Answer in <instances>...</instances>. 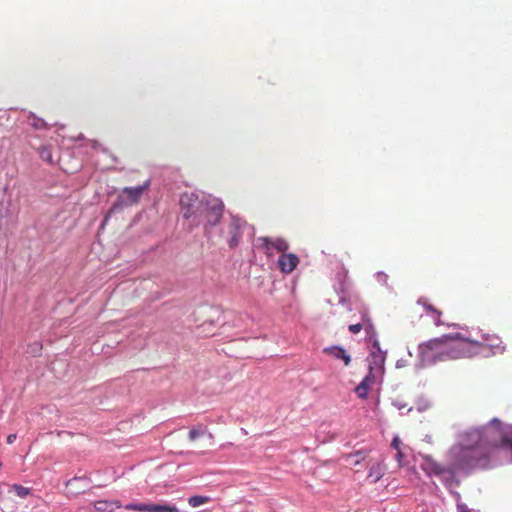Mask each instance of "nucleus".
<instances>
[{"label":"nucleus","mask_w":512,"mask_h":512,"mask_svg":"<svg viewBox=\"0 0 512 512\" xmlns=\"http://www.w3.org/2000/svg\"><path fill=\"white\" fill-rule=\"evenodd\" d=\"M258 240L261 242V246L265 249L266 254L269 256L271 255V250L273 249L283 254L289 248L288 242L281 237H260Z\"/></svg>","instance_id":"5"},{"label":"nucleus","mask_w":512,"mask_h":512,"mask_svg":"<svg viewBox=\"0 0 512 512\" xmlns=\"http://www.w3.org/2000/svg\"><path fill=\"white\" fill-rule=\"evenodd\" d=\"M403 458H404L403 452L401 451V449H398V451L396 453V461L398 462L400 467L403 465Z\"/></svg>","instance_id":"28"},{"label":"nucleus","mask_w":512,"mask_h":512,"mask_svg":"<svg viewBox=\"0 0 512 512\" xmlns=\"http://www.w3.org/2000/svg\"><path fill=\"white\" fill-rule=\"evenodd\" d=\"M362 324L361 323H357V324H352L348 327L349 331L353 334H357L359 333L361 330H362Z\"/></svg>","instance_id":"26"},{"label":"nucleus","mask_w":512,"mask_h":512,"mask_svg":"<svg viewBox=\"0 0 512 512\" xmlns=\"http://www.w3.org/2000/svg\"><path fill=\"white\" fill-rule=\"evenodd\" d=\"M121 504L116 502H109L106 500H99L94 502V508L98 512H114L115 508H120Z\"/></svg>","instance_id":"14"},{"label":"nucleus","mask_w":512,"mask_h":512,"mask_svg":"<svg viewBox=\"0 0 512 512\" xmlns=\"http://www.w3.org/2000/svg\"><path fill=\"white\" fill-rule=\"evenodd\" d=\"M385 472L386 465L383 460H380L370 466L367 478L371 483H376L384 476Z\"/></svg>","instance_id":"11"},{"label":"nucleus","mask_w":512,"mask_h":512,"mask_svg":"<svg viewBox=\"0 0 512 512\" xmlns=\"http://www.w3.org/2000/svg\"><path fill=\"white\" fill-rule=\"evenodd\" d=\"M16 438H17L16 434H9V435L7 436V443H8V444H12V443H14V441L16 440Z\"/></svg>","instance_id":"29"},{"label":"nucleus","mask_w":512,"mask_h":512,"mask_svg":"<svg viewBox=\"0 0 512 512\" xmlns=\"http://www.w3.org/2000/svg\"><path fill=\"white\" fill-rule=\"evenodd\" d=\"M377 373H379L377 369H375L374 366H370L368 374L364 377L362 381L367 383L370 387H372L376 381Z\"/></svg>","instance_id":"22"},{"label":"nucleus","mask_w":512,"mask_h":512,"mask_svg":"<svg viewBox=\"0 0 512 512\" xmlns=\"http://www.w3.org/2000/svg\"><path fill=\"white\" fill-rule=\"evenodd\" d=\"M151 504L144 503H131L125 506L126 510L138 511V512H149Z\"/></svg>","instance_id":"20"},{"label":"nucleus","mask_w":512,"mask_h":512,"mask_svg":"<svg viewBox=\"0 0 512 512\" xmlns=\"http://www.w3.org/2000/svg\"><path fill=\"white\" fill-rule=\"evenodd\" d=\"M9 491H13L18 497L26 498L31 494V489L24 487L20 484H12L9 487Z\"/></svg>","instance_id":"16"},{"label":"nucleus","mask_w":512,"mask_h":512,"mask_svg":"<svg viewBox=\"0 0 512 512\" xmlns=\"http://www.w3.org/2000/svg\"><path fill=\"white\" fill-rule=\"evenodd\" d=\"M299 264V258L293 253H283L278 259V267L282 273H292Z\"/></svg>","instance_id":"8"},{"label":"nucleus","mask_w":512,"mask_h":512,"mask_svg":"<svg viewBox=\"0 0 512 512\" xmlns=\"http://www.w3.org/2000/svg\"><path fill=\"white\" fill-rule=\"evenodd\" d=\"M205 205V199H200L195 193H184L180 197L181 213L185 219H193V224L198 225L200 217Z\"/></svg>","instance_id":"3"},{"label":"nucleus","mask_w":512,"mask_h":512,"mask_svg":"<svg viewBox=\"0 0 512 512\" xmlns=\"http://www.w3.org/2000/svg\"><path fill=\"white\" fill-rule=\"evenodd\" d=\"M231 227H232L235 231L238 229V226H237V224H235V223H232Z\"/></svg>","instance_id":"31"},{"label":"nucleus","mask_w":512,"mask_h":512,"mask_svg":"<svg viewBox=\"0 0 512 512\" xmlns=\"http://www.w3.org/2000/svg\"><path fill=\"white\" fill-rule=\"evenodd\" d=\"M476 342L480 344L477 355L483 353L485 348H490L493 354L503 353L505 350L502 340L496 335H483L482 340Z\"/></svg>","instance_id":"6"},{"label":"nucleus","mask_w":512,"mask_h":512,"mask_svg":"<svg viewBox=\"0 0 512 512\" xmlns=\"http://www.w3.org/2000/svg\"><path fill=\"white\" fill-rule=\"evenodd\" d=\"M480 344L476 340L463 337L460 333L443 335L419 345L423 361H437L471 358L477 355Z\"/></svg>","instance_id":"1"},{"label":"nucleus","mask_w":512,"mask_h":512,"mask_svg":"<svg viewBox=\"0 0 512 512\" xmlns=\"http://www.w3.org/2000/svg\"><path fill=\"white\" fill-rule=\"evenodd\" d=\"M42 344L40 342H34L28 346V352L33 356H37L41 353Z\"/></svg>","instance_id":"24"},{"label":"nucleus","mask_w":512,"mask_h":512,"mask_svg":"<svg viewBox=\"0 0 512 512\" xmlns=\"http://www.w3.org/2000/svg\"><path fill=\"white\" fill-rule=\"evenodd\" d=\"M417 304L421 305L426 311V313L431 316L436 326L442 324V312L439 309H437L433 304H431L427 298H420L417 301Z\"/></svg>","instance_id":"10"},{"label":"nucleus","mask_w":512,"mask_h":512,"mask_svg":"<svg viewBox=\"0 0 512 512\" xmlns=\"http://www.w3.org/2000/svg\"><path fill=\"white\" fill-rule=\"evenodd\" d=\"M205 434H207L210 439H213V434L208 432L207 427L202 424H198L191 428L188 434V438L191 442H193Z\"/></svg>","instance_id":"13"},{"label":"nucleus","mask_w":512,"mask_h":512,"mask_svg":"<svg viewBox=\"0 0 512 512\" xmlns=\"http://www.w3.org/2000/svg\"><path fill=\"white\" fill-rule=\"evenodd\" d=\"M150 187V180L144 182L143 185L137 187H125L122 190V194L127 196V199L130 204L137 203L141 198L144 191H146Z\"/></svg>","instance_id":"9"},{"label":"nucleus","mask_w":512,"mask_h":512,"mask_svg":"<svg viewBox=\"0 0 512 512\" xmlns=\"http://www.w3.org/2000/svg\"><path fill=\"white\" fill-rule=\"evenodd\" d=\"M361 324L363 325L362 329H364L368 335H373L375 333L374 326L370 319L363 317Z\"/></svg>","instance_id":"23"},{"label":"nucleus","mask_w":512,"mask_h":512,"mask_svg":"<svg viewBox=\"0 0 512 512\" xmlns=\"http://www.w3.org/2000/svg\"><path fill=\"white\" fill-rule=\"evenodd\" d=\"M149 512H179L176 506L151 504Z\"/></svg>","instance_id":"17"},{"label":"nucleus","mask_w":512,"mask_h":512,"mask_svg":"<svg viewBox=\"0 0 512 512\" xmlns=\"http://www.w3.org/2000/svg\"><path fill=\"white\" fill-rule=\"evenodd\" d=\"M385 352L380 349L379 343L375 341L369 356V367L374 366L375 369L382 374L384 372Z\"/></svg>","instance_id":"7"},{"label":"nucleus","mask_w":512,"mask_h":512,"mask_svg":"<svg viewBox=\"0 0 512 512\" xmlns=\"http://www.w3.org/2000/svg\"><path fill=\"white\" fill-rule=\"evenodd\" d=\"M27 122L35 130H47L49 128L46 121L35 115L33 112L28 114Z\"/></svg>","instance_id":"15"},{"label":"nucleus","mask_w":512,"mask_h":512,"mask_svg":"<svg viewBox=\"0 0 512 512\" xmlns=\"http://www.w3.org/2000/svg\"><path fill=\"white\" fill-rule=\"evenodd\" d=\"M38 153H39V156L42 160L48 162V163H52L53 160H52V152H51V149L50 147L46 146V145H42L38 148Z\"/></svg>","instance_id":"19"},{"label":"nucleus","mask_w":512,"mask_h":512,"mask_svg":"<svg viewBox=\"0 0 512 512\" xmlns=\"http://www.w3.org/2000/svg\"><path fill=\"white\" fill-rule=\"evenodd\" d=\"M324 352L326 354L333 356L336 359L342 360L346 366H348L351 362L350 356L341 347H338V346L328 347V348L324 349Z\"/></svg>","instance_id":"12"},{"label":"nucleus","mask_w":512,"mask_h":512,"mask_svg":"<svg viewBox=\"0 0 512 512\" xmlns=\"http://www.w3.org/2000/svg\"><path fill=\"white\" fill-rule=\"evenodd\" d=\"M237 243H238V237L235 234V235H233V237H232V239L230 241V246L233 247V246L237 245Z\"/></svg>","instance_id":"30"},{"label":"nucleus","mask_w":512,"mask_h":512,"mask_svg":"<svg viewBox=\"0 0 512 512\" xmlns=\"http://www.w3.org/2000/svg\"><path fill=\"white\" fill-rule=\"evenodd\" d=\"M2 467V463L0 462V468Z\"/></svg>","instance_id":"32"},{"label":"nucleus","mask_w":512,"mask_h":512,"mask_svg":"<svg viewBox=\"0 0 512 512\" xmlns=\"http://www.w3.org/2000/svg\"><path fill=\"white\" fill-rule=\"evenodd\" d=\"M400 445H401V440L399 439V437H394L393 440H392V443H391V446L396 450L398 451V449H401L400 448Z\"/></svg>","instance_id":"27"},{"label":"nucleus","mask_w":512,"mask_h":512,"mask_svg":"<svg viewBox=\"0 0 512 512\" xmlns=\"http://www.w3.org/2000/svg\"><path fill=\"white\" fill-rule=\"evenodd\" d=\"M353 457H357V459L353 461V464H354V465H358V464H360V462H361L363 459H365V455L363 454V452H362V451H357V452H356L355 454H353V455H352V454L348 455V458H353Z\"/></svg>","instance_id":"25"},{"label":"nucleus","mask_w":512,"mask_h":512,"mask_svg":"<svg viewBox=\"0 0 512 512\" xmlns=\"http://www.w3.org/2000/svg\"><path fill=\"white\" fill-rule=\"evenodd\" d=\"M370 388H371V387H370L367 383H365V382L361 381V382H360V383L355 387V393L357 394V396H358L359 398H361V399H366V398H367V396H368V392H369V389H370Z\"/></svg>","instance_id":"18"},{"label":"nucleus","mask_w":512,"mask_h":512,"mask_svg":"<svg viewBox=\"0 0 512 512\" xmlns=\"http://www.w3.org/2000/svg\"><path fill=\"white\" fill-rule=\"evenodd\" d=\"M420 456L422 458V462L420 464L422 470L429 475L440 477L448 487H451L455 482V475L457 471L475 469L474 467H460L457 459L452 456L451 449L449 450V457L452 463L449 466H442L430 455L421 454Z\"/></svg>","instance_id":"2"},{"label":"nucleus","mask_w":512,"mask_h":512,"mask_svg":"<svg viewBox=\"0 0 512 512\" xmlns=\"http://www.w3.org/2000/svg\"><path fill=\"white\" fill-rule=\"evenodd\" d=\"M208 501H209V497L200 496V495L192 496L188 499V503L192 507H198L202 504L207 503Z\"/></svg>","instance_id":"21"},{"label":"nucleus","mask_w":512,"mask_h":512,"mask_svg":"<svg viewBox=\"0 0 512 512\" xmlns=\"http://www.w3.org/2000/svg\"><path fill=\"white\" fill-rule=\"evenodd\" d=\"M224 205L217 198L205 199V205L200 216H203L209 226L217 225L223 215Z\"/></svg>","instance_id":"4"}]
</instances>
